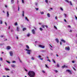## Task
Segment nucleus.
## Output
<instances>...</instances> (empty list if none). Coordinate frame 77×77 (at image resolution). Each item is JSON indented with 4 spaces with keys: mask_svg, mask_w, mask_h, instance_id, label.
<instances>
[{
    "mask_svg": "<svg viewBox=\"0 0 77 77\" xmlns=\"http://www.w3.org/2000/svg\"><path fill=\"white\" fill-rule=\"evenodd\" d=\"M66 72H69L70 74H72V73H71V70L67 69L66 70Z\"/></svg>",
    "mask_w": 77,
    "mask_h": 77,
    "instance_id": "3",
    "label": "nucleus"
},
{
    "mask_svg": "<svg viewBox=\"0 0 77 77\" xmlns=\"http://www.w3.org/2000/svg\"><path fill=\"white\" fill-rule=\"evenodd\" d=\"M17 31L19 32V31H20V29H19V27H17Z\"/></svg>",
    "mask_w": 77,
    "mask_h": 77,
    "instance_id": "13",
    "label": "nucleus"
},
{
    "mask_svg": "<svg viewBox=\"0 0 77 77\" xmlns=\"http://www.w3.org/2000/svg\"><path fill=\"white\" fill-rule=\"evenodd\" d=\"M55 41H56L57 42V43H59V39H58V38H56L55 39Z\"/></svg>",
    "mask_w": 77,
    "mask_h": 77,
    "instance_id": "10",
    "label": "nucleus"
},
{
    "mask_svg": "<svg viewBox=\"0 0 77 77\" xmlns=\"http://www.w3.org/2000/svg\"><path fill=\"white\" fill-rule=\"evenodd\" d=\"M14 32V30L13 29H11V32Z\"/></svg>",
    "mask_w": 77,
    "mask_h": 77,
    "instance_id": "49",
    "label": "nucleus"
},
{
    "mask_svg": "<svg viewBox=\"0 0 77 77\" xmlns=\"http://www.w3.org/2000/svg\"><path fill=\"white\" fill-rule=\"evenodd\" d=\"M10 53L11 56H13V52L12 51H10Z\"/></svg>",
    "mask_w": 77,
    "mask_h": 77,
    "instance_id": "8",
    "label": "nucleus"
},
{
    "mask_svg": "<svg viewBox=\"0 0 77 77\" xmlns=\"http://www.w3.org/2000/svg\"><path fill=\"white\" fill-rule=\"evenodd\" d=\"M11 2L12 4H14V0H11Z\"/></svg>",
    "mask_w": 77,
    "mask_h": 77,
    "instance_id": "12",
    "label": "nucleus"
},
{
    "mask_svg": "<svg viewBox=\"0 0 77 77\" xmlns=\"http://www.w3.org/2000/svg\"><path fill=\"white\" fill-rule=\"evenodd\" d=\"M57 67H59V64H57Z\"/></svg>",
    "mask_w": 77,
    "mask_h": 77,
    "instance_id": "41",
    "label": "nucleus"
},
{
    "mask_svg": "<svg viewBox=\"0 0 77 77\" xmlns=\"http://www.w3.org/2000/svg\"><path fill=\"white\" fill-rule=\"evenodd\" d=\"M47 15L48 17H50V14L49 13L47 14Z\"/></svg>",
    "mask_w": 77,
    "mask_h": 77,
    "instance_id": "20",
    "label": "nucleus"
},
{
    "mask_svg": "<svg viewBox=\"0 0 77 77\" xmlns=\"http://www.w3.org/2000/svg\"><path fill=\"white\" fill-rule=\"evenodd\" d=\"M10 28H11V26H9L8 27V29H10Z\"/></svg>",
    "mask_w": 77,
    "mask_h": 77,
    "instance_id": "57",
    "label": "nucleus"
},
{
    "mask_svg": "<svg viewBox=\"0 0 77 77\" xmlns=\"http://www.w3.org/2000/svg\"><path fill=\"white\" fill-rule=\"evenodd\" d=\"M65 50H70V48L69 47H68L67 48H66Z\"/></svg>",
    "mask_w": 77,
    "mask_h": 77,
    "instance_id": "6",
    "label": "nucleus"
},
{
    "mask_svg": "<svg viewBox=\"0 0 77 77\" xmlns=\"http://www.w3.org/2000/svg\"><path fill=\"white\" fill-rule=\"evenodd\" d=\"M55 72H56V73H57V72H58V71H57V70H55Z\"/></svg>",
    "mask_w": 77,
    "mask_h": 77,
    "instance_id": "55",
    "label": "nucleus"
},
{
    "mask_svg": "<svg viewBox=\"0 0 77 77\" xmlns=\"http://www.w3.org/2000/svg\"><path fill=\"white\" fill-rule=\"evenodd\" d=\"M45 27L46 28H48V26L47 25H45Z\"/></svg>",
    "mask_w": 77,
    "mask_h": 77,
    "instance_id": "44",
    "label": "nucleus"
},
{
    "mask_svg": "<svg viewBox=\"0 0 77 77\" xmlns=\"http://www.w3.org/2000/svg\"><path fill=\"white\" fill-rule=\"evenodd\" d=\"M28 74L30 77H34L35 75V72L32 71H30L28 72Z\"/></svg>",
    "mask_w": 77,
    "mask_h": 77,
    "instance_id": "1",
    "label": "nucleus"
},
{
    "mask_svg": "<svg viewBox=\"0 0 77 77\" xmlns=\"http://www.w3.org/2000/svg\"><path fill=\"white\" fill-rule=\"evenodd\" d=\"M54 27L55 29H56V30H57V27L56 26H54Z\"/></svg>",
    "mask_w": 77,
    "mask_h": 77,
    "instance_id": "25",
    "label": "nucleus"
},
{
    "mask_svg": "<svg viewBox=\"0 0 77 77\" xmlns=\"http://www.w3.org/2000/svg\"><path fill=\"white\" fill-rule=\"evenodd\" d=\"M49 45L50 46V47H51V48H53V47L52 46H51V45H50V44Z\"/></svg>",
    "mask_w": 77,
    "mask_h": 77,
    "instance_id": "56",
    "label": "nucleus"
},
{
    "mask_svg": "<svg viewBox=\"0 0 77 77\" xmlns=\"http://www.w3.org/2000/svg\"><path fill=\"white\" fill-rule=\"evenodd\" d=\"M3 77H6V76H5V75H4L3 76Z\"/></svg>",
    "mask_w": 77,
    "mask_h": 77,
    "instance_id": "64",
    "label": "nucleus"
},
{
    "mask_svg": "<svg viewBox=\"0 0 77 77\" xmlns=\"http://www.w3.org/2000/svg\"><path fill=\"white\" fill-rule=\"evenodd\" d=\"M26 51H27V54H30V51H31V50H28L27 49H26Z\"/></svg>",
    "mask_w": 77,
    "mask_h": 77,
    "instance_id": "2",
    "label": "nucleus"
},
{
    "mask_svg": "<svg viewBox=\"0 0 77 77\" xmlns=\"http://www.w3.org/2000/svg\"><path fill=\"white\" fill-rule=\"evenodd\" d=\"M15 62H16L15 61H13V63H15Z\"/></svg>",
    "mask_w": 77,
    "mask_h": 77,
    "instance_id": "61",
    "label": "nucleus"
},
{
    "mask_svg": "<svg viewBox=\"0 0 77 77\" xmlns=\"http://www.w3.org/2000/svg\"><path fill=\"white\" fill-rule=\"evenodd\" d=\"M5 7L6 8H7L8 7V6L7 5H6L5 6Z\"/></svg>",
    "mask_w": 77,
    "mask_h": 77,
    "instance_id": "63",
    "label": "nucleus"
},
{
    "mask_svg": "<svg viewBox=\"0 0 77 77\" xmlns=\"http://www.w3.org/2000/svg\"><path fill=\"white\" fill-rule=\"evenodd\" d=\"M20 11V6H18V11Z\"/></svg>",
    "mask_w": 77,
    "mask_h": 77,
    "instance_id": "28",
    "label": "nucleus"
},
{
    "mask_svg": "<svg viewBox=\"0 0 77 77\" xmlns=\"http://www.w3.org/2000/svg\"><path fill=\"white\" fill-rule=\"evenodd\" d=\"M61 41H62V42H64V43H65V40H64L62 39L61 40Z\"/></svg>",
    "mask_w": 77,
    "mask_h": 77,
    "instance_id": "16",
    "label": "nucleus"
},
{
    "mask_svg": "<svg viewBox=\"0 0 77 77\" xmlns=\"http://www.w3.org/2000/svg\"><path fill=\"white\" fill-rule=\"evenodd\" d=\"M75 19L77 20V17H76V16H75Z\"/></svg>",
    "mask_w": 77,
    "mask_h": 77,
    "instance_id": "62",
    "label": "nucleus"
},
{
    "mask_svg": "<svg viewBox=\"0 0 77 77\" xmlns=\"http://www.w3.org/2000/svg\"><path fill=\"white\" fill-rule=\"evenodd\" d=\"M55 20H57V17L56 16L55 17Z\"/></svg>",
    "mask_w": 77,
    "mask_h": 77,
    "instance_id": "37",
    "label": "nucleus"
},
{
    "mask_svg": "<svg viewBox=\"0 0 77 77\" xmlns=\"http://www.w3.org/2000/svg\"><path fill=\"white\" fill-rule=\"evenodd\" d=\"M66 2H67V3H69V1L68 0H66Z\"/></svg>",
    "mask_w": 77,
    "mask_h": 77,
    "instance_id": "31",
    "label": "nucleus"
},
{
    "mask_svg": "<svg viewBox=\"0 0 77 77\" xmlns=\"http://www.w3.org/2000/svg\"><path fill=\"white\" fill-rule=\"evenodd\" d=\"M19 60H20V62H21V60H20V59H19Z\"/></svg>",
    "mask_w": 77,
    "mask_h": 77,
    "instance_id": "60",
    "label": "nucleus"
},
{
    "mask_svg": "<svg viewBox=\"0 0 77 77\" xmlns=\"http://www.w3.org/2000/svg\"><path fill=\"white\" fill-rule=\"evenodd\" d=\"M30 34H27V36L28 37H29V36H30Z\"/></svg>",
    "mask_w": 77,
    "mask_h": 77,
    "instance_id": "34",
    "label": "nucleus"
},
{
    "mask_svg": "<svg viewBox=\"0 0 77 77\" xmlns=\"http://www.w3.org/2000/svg\"><path fill=\"white\" fill-rule=\"evenodd\" d=\"M39 47H40L41 48H45V46H42V45H39Z\"/></svg>",
    "mask_w": 77,
    "mask_h": 77,
    "instance_id": "4",
    "label": "nucleus"
},
{
    "mask_svg": "<svg viewBox=\"0 0 77 77\" xmlns=\"http://www.w3.org/2000/svg\"><path fill=\"white\" fill-rule=\"evenodd\" d=\"M64 21H65V22H66V20L65 19L64 20Z\"/></svg>",
    "mask_w": 77,
    "mask_h": 77,
    "instance_id": "59",
    "label": "nucleus"
},
{
    "mask_svg": "<svg viewBox=\"0 0 77 77\" xmlns=\"http://www.w3.org/2000/svg\"><path fill=\"white\" fill-rule=\"evenodd\" d=\"M38 57H39V58H41V56L40 55H39Z\"/></svg>",
    "mask_w": 77,
    "mask_h": 77,
    "instance_id": "50",
    "label": "nucleus"
},
{
    "mask_svg": "<svg viewBox=\"0 0 77 77\" xmlns=\"http://www.w3.org/2000/svg\"><path fill=\"white\" fill-rule=\"evenodd\" d=\"M40 13L42 15H43L44 14V12H40Z\"/></svg>",
    "mask_w": 77,
    "mask_h": 77,
    "instance_id": "24",
    "label": "nucleus"
},
{
    "mask_svg": "<svg viewBox=\"0 0 77 77\" xmlns=\"http://www.w3.org/2000/svg\"><path fill=\"white\" fill-rule=\"evenodd\" d=\"M25 19H26V20H27V21H29V20H28V19H27V17H26L25 18Z\"/></svg>",
    "mask_w": 77,
    "mask_h": 77,
    "instance_id": "23",
    "label": "nucleus"
},
{
    "mask_svg": "<svg viewBox=\"0 0 77 77\" xmlns=\"http://www.w3.org/2000/svg\"><path fill=\"white\" fill-rule=\"evenodd\" d=\"M31 59H32V60H34V58L33 57H32Z\"/></svg>",
    "mask_w": 77,
    "mask_h": 77,
    "instance_id": "43",
    "label": "nucleus"
},
{
    "mask_svg": "<svg viewBox=\"0 0 77 77\" xmlns=\"http://www.w3.org/2000/svg\"><path fill=\"white\" fill-rule=\"evenodd\" d=\"M22 12H23L22 16H23V17H24V11H23Z\"/></svg>",
    "mask_w": 77,
    "mask_h": 77,
    "instance_id": "17",
    "label": "nucleus"
},
{
    "mask_svg": "<svg viewBox=\"0 0 77 77\" xmlns=\"http://www.w3.org/2000/svg\"><path fill=\"white\" fill-rule=\"evenodd\" d=\"M56 56H57V57H59V55H58L57 54L56 55Z\"/></svg>",
    "mask_w": 77,
    "mask_h": 77,
    "instance_id": "58",
    "label": "nucleus"
},
{
    "mask_svg": "<svg viewBox=\"0 0 77 77\" xmlns=\"http://www.w3.org/2000/svg\"><path fill=\"white\" fill-rule=\"evenodd\" d=\"M60 9L62 11H63V8H60Z\"/></svg>",
    "mask_w": 77,
    "mask_h": 77,
    "instance_id": "36",
    "label": "nucleus"
},
{
    "mask_svg": "<svg viewBox=\"0 0 77 77\" xmlns=\"http://www.w3.org/2000/svg\"><path fill=\"white\" fill-rule=\"evenodd\" d=\"M53 60V61L54 63H56V62L54 60Z\"/></svg>",
    "mask_w": 77,
    "mask_h": 77,
    "instance_id": "40",
    "label": "nucleus"
},
{
    "mask_svg": "<svg viewBox=\"0 0 77 77\" xmlns=\"http://www.w3.org/2000/svg\"><path fill=\"white\" fill-rule=\"evenodd\" d=\"M69 3H70V5H72V3L71 2H69Z\"/></svg>",
    "mask_w": 77,
    "mask_h": 77,
    "instance_id": "29",
    "label": "nucleus"
},
{
    "mask_svg": "<svg viewBox=\"0 0 77 77\" xmlns=\"http://www.w3.org/2000/svg\"><path fill=\"white\" fill-rule=\"evenodd\" d=\"M32 32L33 34L34 35H35V29H33L32 30Z\"/></svg>",
    "mask_w": 77,
    "mask_h": 77,
    "instance_id": "7",
    "label": "nucleus"
},
{
    "mask_svg": "<svg viewBox=\"0 0 77 77\" xmlns=\"http://www.w3.org/2000/svg\"><path fill=\"white\" fill-rule=\"evenodd\" d=\"M72 32V30H70L69 31V32Z\"/></svg>",
    "mask_w": 77,
    "mask_h": 77,
    "instance_id": "53",
    "label": "nucleus"
},
{
    "mask_svg": "<svg viewBox=\"0 0 77 77\" xmlns=\"http://www.w3.org/2000/svg\"><path fill=\"white\" fill-rule=\"evenodd\" d=\"M72 63H75V62L74 61H72Z\"/></svg>",
    "mask_w": 77,
    "mask_h": 77,
    "instance_id": "46",
    "label": "nucleus"
},
{
    "mask_svg": "<svg viewBox=\"0 0 77 77\" xmlns=\"http://www.w3.org/2000/svg\"><path fill=\"white\" fill-rule=\"evenodd\" d=\"M38 9H39L38 8H35V9H36V11L38 10Z\"/></svg>",
    "mask_w": 77,
    "mask_h": 77,
    "instance_id": "47",
    "label": "nucleus"
},
{
    "mask_svg": "<svg viewBox=\"0 0 77 77\" xmlns=\"http://www.w3.org/2000/svg\"><path fill=\"white\" fill-rule=\"evenodd\" d=\"M0 60H1L2 61L3 60V59H2V58H0Z\"/></svg>",
    "mask_w": 77,
    "mask_h": 77,
    "instance_id": "52",
    "label": "nucleus"
},
{
    "mask_svg": "<svg viewBox=\"0 0 77 77\" xmlns=\"http://www.w3.org/2000/svg\"><path fill=\"white\" fill-rule=\"evenodd\" d=\"M11 48V47L9 46H7V50H10Z\"/></svg>",
    "mask_w": 77,
    "mask_h": 77,
    "instance_id": "9",
    "label": "nucleus"
},
{
    "mask_svg": "<svg viewBox=\"0 0 77 77\" xmlns=\"http://www.w3.org/2000/svg\"><path fill=\"white\" fill-rule=\"evenodd\" d=\"M0 23L1 24H3V21H2L1 20H0Z\"/></svg>",
    "mask_w": 77,
    "mask_h": 77,
    "instance_id": "22",
    "label": "nucleus"
},
{
    "mask_svg": "<svg viewBox=\"0 0 77 77\" xmlns=\"http://www.w3.org/2000/svg\"><path fill=\"white\" fill-rule=\"evenodd\" d=\"M15 26H17V25H18V23H17V22H16L15 23Z\"/></svg>",
    "mask_w": 77,
    "mask_h": 77,
    "instance_id": "32",
    "label": "nucleus"
},
{
    "mask_svg": "<svg viewBox=\"0 0 77 77\" xmlns=\"http://www.w3.org/2000/svg\"><path fill=\"white\" fill-rule=\"evenodd\" d=\"M22 3H24V0H22Z\"/></svg>",
    "mask_w": 77,
    "mask_h": 77,
    "instance_id": "39",
    "label": "nucleus"
},
{
    "mask_svg": "<svg viewBox=\"0 0 77 77\" xmlns=\"http://www.w3.org/2000/svg\"><path fill=\"white\" fill-rule=\"evenodd\" d=\"M61 67L63 69L64 68H68V67L67 66H66L65 65H63V66H62Z\"/></svg>",
    "mask_w": 77,
    "mask_h": 77,
    "instance_id": "5",
    "label": "nucleus"
},
{
    "mask_svg": "<svg viewBox=\"0 0 77 77\" xmlns=\"http://www.w3.org/2000/svg\"><path fill=\"white\" fill-rule=\"evenodd\" d=\"M68 27H69V28H71V26L70 25H68Z\"/></svg>",
    "mask_w": 77,
    "mask_h": 77,
    "instance_id": "45",
    "label": "nucleus"
},
{
    "mask_svg": "<svg viewBox=\"0 0 77 77\" xmlns=\"http://www.w3.org/2000/svg\"><path fill=\"white\" fill-rule=\"evenodd\" d=\"M35 5H36V6H37V5H38V2H35Z\"/></svg>",
    "mask_w": 77,
    "mask_h": 77,
    "instance_id": "35",
    "label": "nucleus"
},
{
    "mask_svg": "<svg viewBox=\"0 0 77 77\" xmlns=\"http://www.w3.org/2000/svg\"><path fill=\"white\" fill-rule=\"evenodd\" d=\"M45 2L46 3H48V0H45Z\"/></svg>",
    "mask_w": 77,
    "mask_h": 77,
    "instance_id": "27",
    "label": "nucleus"
},
{
    "mask_svg": "<svg viewBox=\"0 0 77 77\" xmlns=\"http://www.w3.org/2000/svg\"><path fill=\"white\" fill-rule=\"evenodd\" d=\"M42 28H45V25H42Z\"/></svg>",
    "mask_w": 77,
    "mask_h": 77,
    "instance_id": "21",
    "label": "nucleus"
},
{
    "mask_svg": "<svg viewBox=\"0 0 77 77\" xmlns=\"http://www.w3.org/2000/svg\"><path fill=\"white\" fill-rule=\"evenodd\" d=\"M5 69L6 71H9L10 70L9 69L7 68H5Z\"/></svg>",
    "mask_w": 77,
    "mask_h": 77,
    "instance_id": "18",
    "label": "nucleus"
},
{
    "mask_svg": "<svg viewBox=\"0 0 77 77\" xmlns=\"http://www.w3.org/2000/svg\"><path fill=\"white\" fill-rule=\"evenodd\" d=\"M11 67H12L13 68H14V67H15V65L14 64H11Z\"/></svg>",
    "mask_w": 77,
    "mask_h": 77,
    "instance_id": "11",
    "label": "nucleus"
},
{
    "mask_svg": "<svg viewBox=\"0 0 77 77\" xmlns=\"http://www.w3.org/2000/svg\"><path fill=\"white\" fill-rule=\"evenodd\" d=\"M40 60H43V58H40Z\"/></svg>",
    "mask_w": 77,
    "mask_h": 77,
    "instance_id": "54",
    "label": "nucleus"
},
{
    "mask_svg": "<svg viewBox=\"0 0 77 77\" xmlns=\"http://www.w3.org/2000/svg\"><path fill=\"white\" fill-rule=\"evenodd\" d=\"M0 37H1V38H3V37H4V35H1L0 36Z\"/></svg>",
    "mask_w": 77,
    "mask_h": 77,
    "instance_id": "33",
    "label": "nucleus"
},
{
    "mask_svg": "<svg viewBox=\"0 0 77 77\" xmlns=\"http://www.w3.org/2000/svg\"><path fill=\"white\" fill-rule=\"evenodd\" d=\"M73 69H74V70H75V71H76L75 69V68H74V67H73Z\"/></svg>",
    "mask_w": 77,
    "mask_h": 77,
    "instance_id": "48",
    "label": "nucleus"
},
{
    "mask_svg": "<svg viewBox=\"0 0 77 77\" xmlns=\"http://www.w3.org/2000/svg\"><path fill=\"white\" fill-rule=\"evenodd\" d=\"M47 61H49V62H51V61L50 60V59L48 60Z\"/></svg>",
    "mask_w": 77,
    "mask_h": 77,
    "instance_id": "42",
    "label": "nucleus"
},
{
    "mask_svg": "<svg viewBox=\"0 0 77 77\" xmlns=\"http://www.w3.org/2000/svg\"><path fill=\"white\" fill-rule=\"evenodd\" d=\"M9 12L8 11L7 12V16L8 17H9Z\"/></svg>",
    "mask_w": 77,
    "mask_h": 77,
    "instance_id": "14",
    "label": "nucleus"
},
{
    "mask_svg": "<svg viewBox=\"0 0 77 77\" xmlns=\"http://www.w3.org/2000/svg\"><path fill=\"white\" fill-rule=\"evenodd\" d=\"M7 62L8 63H10V62L8 61H7Z\"/></svg>",
    "mask_w": 77,
    "mask_h": 77,
    "instance_id": "51",
    "label": "nucleus"
},
{
    "mask_svg": "<svg viewBox=\"0 0 77 77\" xmlns=\"http://www.w3.org/2000/svg\"><path fill=\"white\" fill-rule=\"evenodd\" d=\"M26 48H27V49H30V48H29V46L28 45H26Z\"/></svg>",
    "mask_w": 77,
    "mask_h": 77,
    "instance_id": "15",
    "label": "nucleus"
},
{
    "mask_svg": "<svg viewBox=\"0 0 77 77\" xmlns=\"http://www.w3.org/2000/svg\"><path fill=\"white\" fill-rule=\"evenodd\" d=\"M42 72H43V73H45V71H44V70H42Z\"/></svg>",
    "mask_w": 77,
    "mask_h": 77,
    "instance_id": "38",
    "label": "nucleus"
},
{
    "mask_svg": "<svg viewBox=\"0 0 77 77\" xmlns=\"http://www.w3.org/2000/svg\"><path fill=\"white\" fill-rule=\"evenodd\" d=\"M45 66L46 68H49V67L48 66H47V64H45Z\"/></svg>",
    "mask_w": 77,
    "mask_h": 77,
    "instance_id": "26",
    "label": "nucleus"
},
{
    "mask_svg": "<svg viewBox=\"0 0 77 77\" xmlns=\"http://www.w3.org/2000/svg\"><path fill=\"white\" fill-rule=\"evenodd\" d=\"M40 30H41V31H42V28H40Z\"/></svg>",
    "mask_w": 77,
    "mask_h": 77,
    "instance_id": "30",
    "label": "nucleus"
},
{
    "mask_svg": "<svg viewBox=\"0 0 77 77\" xmlns=\"http://www.w3.org/2000/svg\"><path fill=\"white\" fill-rule=\"evenodd\" d=\"M26 28H24L23 29V31H25V30H26Z\"/></svg>",
    "mask_w": 77,
    "mask_h": 77,
    "instance_id": "19",
    "label": "nucleus"
}]
</instances>
